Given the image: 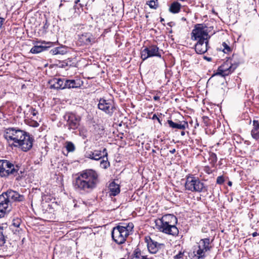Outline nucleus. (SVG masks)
I'll return each mask as SVG.
<instances>
[{"label":"nucleus","mask_w":259,"mask_h":259,"mask_svg":"<svg viewBox=\"0 0 259 259\" xmlns=\"http://www.w3.org/2000/svg\"><path fill=\"white\" fill-rule=\"evenodd\" d=\"M158 117H157V116L156 114H154V115H153L152 117V119L153 120H155V119H158Z\"/></svg>","instance_id":"43"},{"label":"nucleus","mask_w":259,"mask_h":259,"mask_svg":"<svg viewBox=\"0 0 259 259\" xmlns=\"http://www.w3.org/2000/svg\"><path fill=\"white\" fill-rule=\"evenodd\" d=\"M204 171L208 174H210L212 173V170L210 169L209 166H205L204 167Z\"/></svg>","instance_id":"40"},{"label":"nucleus","mask_w":259,"mask_h":259,"mask_svg":"<svg viewBox=\"0 0 259 259\" xmlns=\"http://www.w3.org/2000/svg\"><path fill=\"white\" fill-rule=\"evenodd\" d=\"M208 27L204 24L195 25L192 32V39L194 40H209Z\"/></svg>","instance_id":"7"},{"label":"nucleus","mask_w":259,"mask_h":259,"mask_svg":"<svg viewBox=\"0 0 259 259\" xmlns=\"http://www.w3.org/2000/svg\"><path fill=\"white\" fill-rule=\"evenodd\" d=\"M209 40H198L195 45V50L196 53L203 54L206 53L208 48Z\"/></svg>","instance_id":"16"},{"label":"nucleus","mask_w":259,"mask_h":259,"mask_svg":"<svg viewBox=\"0 0 259 259\" xmlns=\"http://www.w3.org/2000/svg\"><path fill=\"white\" fill-rule=\"evenodd\" d=\"M169 126L172 128H177L180 130H185L186 126H188L187 122L185 121L181 122L180 123H175L171 120L167 121Z\"/></svg>","instance_id":"22"},{"label":"nucleus","mask_w":259,"mask_h":259,"mask_svg":"<svg viewBox=\"0 0 259 259\" xmlns=\"http://www.w3.org/2000/svg\"><path fill=\"white\" fill-rule=\"evenodd\" d=\"M21 223V220L19 218H16L13 220L12 225L15 227H19Z\"/></svg>","instance_id":"35"},{"label":"nucleus","mask_w":259,"mask_h":259,"mask_svg":"<svg viewBox=\"0 0 259 259\" xmlns=\"http://www.w3.org/2000/svg\"><path fill=\"white\" fill-rule=\"evenodd\" d=\"M159 48L156 45H150L149 47H145L142 49L141 52V57L143 61H145L148 58L156 57L159 58H161V52Z\"/></svg>","instance_id":"8"},{"label":"nucleus","mask_w":259,"mask_h":259,"mask_svg":"<svg viewBox=\"0 0 259 259\" xmlns=\"http://www.w3.org/2000/svg\"><path fill=\"white\" fill-rule=\"evenodd\" d=\"M51 53L53 55L61 54L63 55L66 53L65 49L62 47L55 48L50 51Z\"/></svg>","instance_id":"29"},{"label":"nucleus","mask_w":259,"mask_h":259,"mask_svg":"<svg viewBox=\"0 0 259 259\" xmlns=\"http://www.w3.org/2000/svg\"><path fill=\"white\" fill-rule=\"evenodd\" d=\"M51 89L62 90L65 89V79L54 78L49 81Z\"/></svg>","instance_id":"18"},{"label":"nucleus","mask_w":259,"mask_h":259,"mask_svg":"<svg viewBox=\"0 0 259 259\" xmlns=\"http://www.w3.org/2000/svg\"><path fill=\"white\" fill-rule=\"evenodd\" d=\"M47 44H51V42H47Z\"/></svg>","instance_id":"54"},{"label":"nucleus","mask_w":259,"mask_h":259,"mask_svg":"<svg viewBox=\"0 0 259 259\" xmlns=\"http://www.w3.org/2000/svg\"><path fill=\"white\" fill-rule=\"evenodd\" d=\"M12 205L5 193L0 195V218H2L11 210Z\"/></svg>","instance_id":"10"},{"label":"nucleus","mask_w":259,"mask_h":259,"mask_svg":"<svg viewBox=\"0 0 259 259\" xmlns=\"http://www.w3.org/2000/svg\"><path fill=\"white\" fill-rule=\"evenodd\" d=\"M204 58L205 60H207V61H210L211 60V58H210V57H207L204 56Z\"/></svg>","instance_id":"44"},{"label":"nucleus","mask_w":259,"mask_h":259,"mask_svg":"<svg viewBox=\"0 0 259 259\" xmlns=\"http://www.w3.org/2000/svg\"><path fill=\"white\" fill-rule=\"evenodd\" d=\"M228 185L230 186H231L232 185V183L230 181H229L228 183Z\"/></svg>","instance_id":"49"},{"label":"nucleus","mask_w":259,"mask_h":259,"mask_svg":"<svg viewBox=\"0 0 259 259\" xmlns=\"http://www.w3.org/2000/svg\"><path fill=\"white\" fill-rule=\"evenodd\" d=\"M225 179L223 176H219L217 179V183L219 185H222L224 183Z\"/></svg>","instance_id":"36"},{"label":"nucleus","mask_w":259,"mask_h":259,"mask_svg":"<svg viewBox=\"0 0 259 259\" xmlns=\"http://www.w3.org/2000/svg\"><path fill=\"white\" fill-rule=\"evenodd\" d=\"M259 234L258 233H257L256 232H255L254 233H253L252 234V235L253 237H256V236H257Z\"/></svg>","instance_id":"45"},{"label":"nucleus","mask_w":259,"mask_h":259,"mask_svg":"<svg viewBox=\"0 0 259 259\" xmlns=\"http://www.w3.org/2000/svg\"><path fill=\"white\" fill-rule=\"evenodd\" d=\"M79 6H80V9H81V11H82V6L80 5V4H79Z\"/></svg>","instance_id":"53"},{"label":"nucleus","mask_w":259,"mask_h":259,"mask_svg":"<svg viewBox=\"0 0 259 259\" xmlns=\"http://www.w3.org/2000/svg\"><path fill=\"white\" fill-rule=\"evenodd\" d=\"M79 1H80L79 0H76V1H75V4H77V3H78V2H79ZM74 9H75V13H77V15H79V13H80V8L78 7V6L77 5H76L75 6H74Z\"/></svg>","instance_id":"37"},{"label":"nucleus","mask_w":259,"mask_h":259,"mask_svg":"<svg viewBox=\"0 0 259 259\" xmlns=\"http://www.w3.org/2000/svg\"><path fill=\"white\" fill-rule=\"evenodd\" d=\"M5 21V18H2L0 16V32L2 31V26L3 25V23Z\"/></svg>","instance_id":"41"},{"label":"nucleus","mask_w":259,"mask_h":259,"mask_svg":"<svg viewBox=\"0 0 259 259\" xmlns=\"http://www.w3.org/2000/svg\"><path fill=\"white\" fill-rule=\"evenodd\" d=\"M133 228L134 225L132 223L125 224L124 226H117L114 227L111 233L113 240L118 244H123Z\"/></svg>","instance_id":"4"},{"label":"nucleus","mask_w":259,"mask_h":259,"mask_svg":"<svg viewBox=\"0 0 259 259\" xmlns=\"http://www.w3.org/2000/svg\"><path fill=\"white\" fill-rule=\"evenodd\" d=\"M209 243L210 239L208 238L202 239L199 241L198 243V249L196 251L198 258L203 257L205 252L210 250Z\"/></svg>","instance_id":"14"},{"label":"nucleus","mask_w":259,"mask_h":259,"mask_svg":"<svg viewBox=\"0 0 259 259\" xmlns=\"http://www.w3.org/2000/svg\"><path fill=\"white\" fill-rule=\"evenodd\" d=\"M218 160V158L216 154L214 153H211L209 154V161L210 163L212 165L214 166L217 161Z\"/></svg>","instance_id":"31"},{"label":"nucleus","mask_w":259,"mask_h":259,"mask_svg":"<svg viewBox=\"0 0 259 259\" xmlns=\"http://www.w3.org/2000/svg\"><path fill=\"white\" fill-rule=\"evenodd\" d=\"M102 156L101 151L95 150L87 153L86 157L91 159L99 160L102 158Z\"/></svg>","instance_id":"25"},{"label":"nucleus","mask_w":259,"mask_h":259,"mask_svg":"<svg viewBox=\"0 0 259 259\" xmlns=\"http://www.w3.org/2000/svg\"><path fill=\"white\" fill-rule=\"evenodd\" d=\"M146 4L148 5L150 8L155 10L158 8V0H151L147 1Z\"/></svg>","instance_id":"32"},{"label":"nucleus","mask_w":259,"mask_h":259,"mask_svg":"<svg viewBox=\"0 0 259 259\" xmlns=\"http://www.w3.org/2000/svg\"><path fill=\"white\" fill-rule=\"evenodd\" d=\"M252 137L255 139H259V122L257 120L253 121V128L251 131Z\"/></svg>","instance_id":"23"},{"label":"nucleus","mask_w":259,"mask_h":259,"mask_svg":"<svg viewBox=\"0 0 259 259\" xmlns=\"http://www.w3.org/2000/svg\"><path fill=\"white\" fill-rule=\"evenodd\" d=\"M29 112L33 116H35L38 114V112L34 108H31Z\"/></svg>","instance_id":"39"},{"label":"nucleus","mask_w":259,"mask_h":259,"mask_svg":"<svg viewBox=\"0 0 259 259\" xmlns=\"http://www.w3.org/2000/svg\"><path fill=\"white\" fill-rule=\"evenodd\" d=\"M169 152L171 154H174L176 152V149H172V150H170L169 151Z\"/></svg>","instance_id":"46"},{"label":"nucleus","mask_w":259,"mask_h":259,"mask_svg":"<svg viewBox=\"0 0 259 259\" xmlns=\"http://www.w3.org/2000/svg\"><path fill=\"white\" fill-rule=\"evenodd\" d=\"M185 187L186 190L192 192L201 193L207 190V186L198 177L193 175L186 176Z\"/></svg>","instance_id":"5"},{"label":"nucleus","mask_w":259,"mask_h":259,"mask_svg":"<svg viewBox=\"0 0 259 259\" xmlns=\"http://www.w3.org/2000/svg\"><path fill=\"white\" fill-rule=\"evenodd\" d=\"M5 232L2 227H0V246H3L6 242Z\"/></svg>","instance_id":"30"},{"label":"nucleus","mask_w":259,"mask_h":259,"mask_svg":"<svg viewBox=\"0 0 259 259\" xmlns=\"http://www.w3.org/2000/svg\"><path fill=\"white\" fill-rule=\"evenodd\" d=\"M21 139L22 141L19 142L17 144H14V146H18L22 151L27 152L32 148L33 139L26 132Z\"/></svg>","instance_id":"11"},{"label":"nucleus","mask_w":259,"mask_h":259,"mask_svg":"<svg viewBox=\"0 0 259 259\" xmlns=\"http://www.w3.org/2000/svg\"><path fill=\"white\" fill-rule=\"evenodd\" d=\"M103 155L102 156V158L103 159H102L100 162V166L106 169L108 168L110 166V163L108 160V153L107 151V150L106 148H104L102 151Z\"/></svg>","instance_id":"24"},{"label":"nucleus","mask_w":259,"mask_h":259,"mask_svg":"<svg viewBox=\"0 0 259 259\" xmlns=\"http://www.w3.org/2000/svg\"><path fill=\"white\" fill-rule=\"evenodd\" d=\"M80 86L79 80L66 79L65 80V89L77 88Z\"/></svg>","instance_id":"21"},{"label":"nucleus","mask_w":259,"mask_h":259,"mask_svg":"<svg viewBox=\"0 0 259 259\" xmlns=\"http://www.w3.org/2000/svg\"><path fill=\"white\" fill-rule=\"evenodd\" d=\"M29 125L32 127H36L39 126V123L36 121H31L29 123Z\"/></svg>","instance_id":"38"},{"label":"nucleus","mask_w":259,"mask_h":259,"mask_svg":"<svg viewBox=\"0 0 259 259\" xmlns=\"http://www.w3.org/2000/svg\"><path fill=\"white\" fill-rule=\"evenodd\" d=\"M238 63L229 62L228 61L224 62L218 69V72L215 75H219L222 76H226L233 72L238 66Z\"/></svg>","instance_id":"9"},{"label":"nucleus","mask_w":259,"mask_h":259,"mask_svg":"<svg viewBox=\"0 0 259 259\" xmlns=\"http://www.w3.org/2000/svg\"><path fill=\"white\" fill-rule=\"evenodd\" d=\"M181 5L178 2H174L169 7V12L172 14L178 13L181 9Z\"/></svg>","instance_id":"26"},{"label":"nucleus","mask_w":259,"mask_h":259,"mask_svg":"<svg viewBox=\"0 0 259 259\" xmlns=\"http://www.w3.org/2000/svg\"><path fill=\"white\" fill-rule=\"evenodd\" d=\"M177 218L173 214L164 215L161 219L155 221L156 228L164 233L177 236L179 234V230L176 227Z\"/></svg>","instance_id":"2"},{"label":"nucleus","mask_w":259,"mask_h":259,"mask_svg":"<svg viewBox=\"0 0 259 259\" xmlns=\"http://www.w3.org/2000/svg\"><path fill=\"white\" fill-rule=\"evenodd\" d=\"M159 99V97L158 96L154 97V100H158Z\"/></svg>","instance_id":"47"},{"label":"nucleus","mask_w":259,"mask_h":259,"mask_svg":"<svg viewBox=\"0 0 259 259\" xmlns=\"http://www.w3.org/2000/svg\"><path fill=\"white\" fill-rule=\"evenodd\" d=\"M222 46L223 47V51L225 53H228L231 52V51H232L231 48L230 47V46L226 42H224L222 44Z\"/></svg>","instance_id":"34"},{"label":"nucleus","mask_w":259,"mask_h":259,"mask_svg":"<svg viewBox=\"0 0 259 259\" xmlns=\"http://www.w3.org/2000/svg\"><path fill=\"white\" fill-rule=\"evenodd\" d=\"M50 46L35 45L31 49L30 52L32 54H37L46 50Z\"/></svg>","instance_id":"27"},{"label":"nucleus","mask_w":259,"mask_h":259,"mask_svg":"<svg viewBox=\"0 0 259 259\" xmlns=\"http://www.w3.org/2000/svg\"><path fill=\"white\" fill-rule=\"evenodd\" d=\"M156 120H157L158 122L161 124V120H160V119L159 118H158V119H157Z\"/></svg>","instance_id":"51"},{"label":"nucleus","mask_w":259,"mask_h":259,"mask_svg":"<svg viewBox=\"0 0 259 259\" xmlns=\"http://www.w3.org/2000/svg\"><path fill=\"white\" fill-rule=\"evenodd\" d=\"M20 166L18 164H14L13 162L7 159H0V177L8 178L18 176L20 177Z\"/></svg>","instance_id":"3"},{"label":"nucleus","mask_w":259,"mask_h":259,"mask_svg":"<svg viewBox=\"0 0 259 259\" xmlns=\"http://www.w3.org/2000/svg\"><path fill=\"white\" fill-rule=\"evenodd\" d=\"M133 259H151L148 258L147 255H143L139 249H136L132 255Z\"/></svg>","instance_id":"28"},{"label":"nucleus","mask_w":259,"mask_h":259,"mask_svg":"<svg viewBox=\"0 0 259 259\" xmlns=\"http://www.w3.org/2000/svg\"><path fill=\"white\" fill-rule=\"evenodd\" d=\"M181 135L182 136H184L185 135V132L184 131H182L181 133Z\"/></svg>","instance_id":"48"},{"label":"nucleus","mask_w":259,"mask_h":259,"mask_svg":"<svg viewBox=\"0 0 259 259\" xmlns=\"http://www.w3.org/2000/svg\"><path fill=\"white\" fill-rule=\"evenodd\" d=\"M65 147L68 152H72L75 150V146L71 142H67Z\"/></svg>","instance_id":"33"},{"label":"nucleus","mask_w":259,"mask_h":259,"mask_svg":"<svg viewBox=\"0 0 259 259\" xmlns=\"http://www.w3.org/2000/svg\"><path fill=\"white\" fill-rule=\"evenodd\" d=\"M67 118V125L70 130H76L79 124L80 117L73 113H68L66 116Z\"/></svg>","instance_id":"15"},{"label":"nucleus","mask_w":259,"mask_h":259,"mask_svg":"<svg viewBox=\"0 0 259 259\" xmlns=\"http://www.w3.org/2000/svg\"><path fill=\"white\" fill-rule=\"evenodd\" d=\"M181 19L183 21H186V19L185 18H184V17H182Z\"/></svg>","instance_id":"52"},{"label":"nucleus","mask_w":259,"mask_h":259,"mask_svg":"<svg viewBox=\"0 0 259 259\" xmlns=\"http://www.w3.org/2000/svg\"><path fill=\"white\" fill-rule=\"evenodd\" d=\"M145 241L147 244L148 250L150 253H156L160 249L164 247V244L155 241L150 236H146Z\"/></svg>","instance_id":"12"},{"label":"nucleus","mask_w":259,"mask_h":259,"mask_svg":"<svg viewBox=\"0 0 259 259\" xmlns=\"http://www.w3.org/2000/svg\"><path fill=\"white\" fill-rule=\"evenodd\" d=\"M109 193L110 196H116L120 192L119 185L115 183L114 181L112 182L108 187Z\"/></svg>","instance_id":"20"},{"label":"nucleus","mask_w":259,"mask_h":259,"mask_svg":"<svg viewBox=\"0 0 259 259\" xmlns=\"http://www.w3.org/2000/svg\"><path fill=\"white\" fill-rule=\"evenodd\" d=\"M4 193L10 200V202H11V201L20 202L24 200V196L23 195H20L17 191L8 190L7 192Z\"/></svg>","instance_id":"17"},{"label":"nucleus","mask_w":259,"mask_h":259,"mask_svg":"<svg viewBox=\"0 0 259 259\" xmlns=\"http://www.w3.org/2000/svg\"><path fill=\"white\" fill-rule=\"evenodd\" d=\"M79 41L83 45H88L95 42V38L90 33H84L79 35Z\"/></svg>","instance_id":"19"},{"label":"nucleus","mask_w":259,"mask_h":259,"mask_svg":"<svg viewBox=\"0 0 259 259\" xmlns=\"http://www.w3.org/2000/svg\"><path fill=\"white\" fill-rule=\"evenodd\" d=\"M98 106L100 110L110 115L112 114L114 109L113 101L104 98L99 100Z\"/></svg>","instance_id":"13"},{"label":"nucleus","mask_w":259,"mask_h":259,"mask_svg":"<svg viewBox=\"0 0 259 259\" xmlns=\"http://www.w3.org/2000/svg\"><path fill=\"white\" fill-rule=\"evenodd\" d=\"M163 21H164V19L163 18H160V22H162Z\"/></svg>","instance_id":"50"},{"label":"nucleus","mask_w":259,"mask_h":259,"mask_svg":"<svg viewBox=\"0 0 259 259\" xmlns=\"http://www.w3.org/2000/svg\"><path fill=\"white\" fill-rule=\"evenodd\" d=\"M98 175L92 169L83 170L77 174L73 182L76 191L83 193H89L95 189L99 183Z\"/></svg>","instance_id":"1"},{"label":"nucleus","mask_w":259,"mask_h":259,"mask_svg":"<svg viewBox=\"0 0 259 259\" xmlns=\"http://www.w3.org/2000/svg\"><path fill=\"white\" fill-rule=\"evenodd\" d=\"M183 255V254L181 252H180V253H178V254L174 256V258H175V259H179V258L182 257Z\"/></svg>","instance_id":"42"},{"label":"nucleus","mask_w":259,"mask_h":259,"mask_svg":"<svg viewBox=\"0 0 259 259\" xmlns=\"http://www.w3.org/2000/svg\"><path fill=\"white\" fill-rule=\"evenodd\" d=\"M152 152H155V151L154 150H152Z\"/></svg>","instance_id":"55"},{"label":"nucleus","mask_w":259,"mask_h":259,"mask_svg":"<svg viewBox=\"0 0 259 259\" xmlns=\"http://www.w3.org/2000/svg\"><path fill=\"white\" fill-rule=\"evenodd\" d=\"M26 133L17 127H9L5 130L4 136L8 142H13L12 144L14 146L22 141L21 138Z\"/></svg>","instance_id":"6"}]
</instances>
